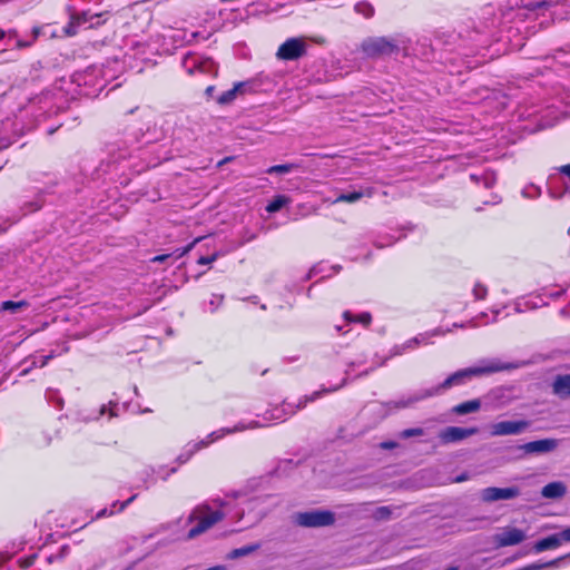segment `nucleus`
I'll use <instances>...</instances> for the list:
<instances>
[{
    "instance_id": "31",
    "label": "nucleus",
    "mask_w": 570,
    "mask_h": 570,
    "mask_svg": "<svg viewBox=\"0 0 570 570\" xmlns=\"http://www.w3.org/2000/svg\"><path fill=\"white\" fill-rule=\"evenodd\" d=\"M286 202L287 199L284 196H278L267 205L266 210L269 213H275L279 210L286 204Z\"/></svg>"
},
{
    "instance_id": "49",
    "label": "nucleus",
    "mask_w": 570,
    "mask_h": 570,
    "mask_svg": "<svg viewBox=\"0 0 570 570\" xmlns=\"http://www.w3.org/2000/svg\"><path fill=\"white\" fill-rule=\"evenodd\" d=\"M230 160V157H227L218 163V166H223L224 164H227Z\"/></svg>"
},
{
    "instance_id": "35",
    "label": "nucleus",
    "mask_w": 570,
    "mask_h": 570,
    "mask_svg": "<svg viewBox=\"0 0 570 570\" xmlns=\"http://www.w3.org/2000/svg\"><path fill=\"white\" fill-rule=\"evenodd\" d=\"M26 544H27V540L20 539L18 541H13L10 547L8 546L6 548V550L14 551V554H16L18 551L22 550Z\"/></svg>"
},
{
    "instance_id": "6",
    "label": "nucleus",
    "mask_w": 570,
    "mask_h": 570,
    "mask_svg": "<svg viewBox=\"0 0 570 570\" xmlns=\"http://www.w3.org/2000/svg\"><path fill=\"white\" fill-rule=\"evenodd\" d=\"M548 191L554 199H560L566 194L570 195V164L560 167L558 174L549 177Z\"/></svg>"
},
{
    "instance_id": "24",
    "label": "nucleus",
    "mask_w": 570,
    "mask_h": 570,
    "mask_svg": "<svg viewBox=\"0 0 570 570\" xmlns=\"http://www.w3.org/2000/svg\"><path fill=\"white\" fill-rule=\"evenodd\" d=\"M343 316L347 323H360L365 327H367L372 322V315L368 312L353 315L351 312L346 311Z\"/></svg>"
},
{
    "instance_id": "5",
    "label": "nucleus",
    "mask_w": 570,
    "mask_h": 570,
    "mask_svg": "<svg viewBox=\"0 0 570 570\" xmlns=\"http://www.w3.org/2000/svg\"><path fill=\"white\" fill-rule=\"evenodd\" d=\"M405 41L396 38L370 37L361 45L362 52L370 58L397 53Z\"/></svg>"
},
{
    "instance_id": "45",
    "label": "nucleus",
    "mask_w": 570,
    "mask_h": 570,
    "mask_svg": "<svg viewBox=\"0 0 570 570\" xmlns=\"http://www.w3.org/2000/svg\"><path fill=\"white\" fill-rule=\"evenodd\" d=\"M170 256H171V254L158 255V256H155L151 261L155 263H163V262L167 261Z\"/></svg>"
},
{
    "instance_id": "53",
    "label": "nucleus",
    "mask_w": 570,
    "mask_h": 570,
    "mask_svg": "<svg viewBox=\"0 0 570 570\" xmlns=\"http://www.w3.org/2000/svg\"><path fill=\"white\" fill-rule=\"evenodd\" d=\"M470 325H471V326H476V325H478V322L473 320V321H471V322H470Z\"/></svg>"
},
{
    "instance_id": "34",
    "label": "nucleus",
    "mask_w": 570,
    "mask_h": 570,
    "mask_svg": "<svg viewBox=\"0 0 570 570\" xmlns=\"http://www.w3.org/2000/svg\"><path fill=\"white\" fill-rule=\"evenodd\" d=\"M200 239H202L200 237L196 238L194 242H191L186 247L175 250L173 253V255H176V258H180V257L185 256L187 253H189V250H191V248L195 246V244H197Z\"/></svg>"
},
{
    "instance_id": "46",
    "label": "nucleus",
    "mask_w": 570,
    "mask_h": 570,
    "mask_svg": "<svg viewBox=\"0 0 570 570\" xmlns=\"http://www.w3.org/2000/svg\"><path fill=\"white\" fill-rule=\"evenodd\" d=\"M465 480H468V476L465 474H460V475H456L455 478L451 479L450 481L451 482H462Z\"/></svg>"
},
{
    "instance_id": "17",
    "label": "nucleus",
    "mask_w": 570,
    "mask_h": 570,
    "mask_svg": "<svg viewBox=\"0 0 570 570\" xmlns=\"http://www.w3.org/2000/svg\"><path fill=\"white\" fill-rule=\"evenodd\" d=\"M552 390L556 395L561 399L570 396V374L558 375L552 384Z\"/></svg>"
},
{
    "instance_id": "44",
    "label": "nucleus",
    "mask_w": 570,
    "mask_h": 570,
    "mask_svg": "<svg viewBox=\"0 0 570 570\" xmlns=\"http://www.w3.org/2000/svg\"><path fill=\"white\" fill-rule=\"evenodd\" d=\"M560 537V541H570V528L564 529L560 533H558Z\"/></svg>"
},
{
    "instance_id": "47",
    "label": "nucleus",
    "mask_w": 570,
    "mask_h": 570,
    "mask_svg": "<svg viewBox=\"0 0 570 570\" xmlns=\"http://www.w3.org/2000/svg\"><path fill=\"white\" fill-rule=\"evenodd\" d=\"M214 91H215V88L213 86H209V87L206 88L205 94H206L207 97H212Z\"/></svg>"
},
{
    "instance_id": "38",
    "label": "nucleus",
    "mask_w": 570,
    "mask_h": 570,
    "mask_svg": "<svg viewBox=\"0 0 570 570\" xmlns=\"http://www.w3.org/2000/svg\"><path fill=\"white\" fill-rule=\"evenodd\" d=\"M390 513H391V511L387 507H381V508L376 509L375 518L376 519H387Z\"/></svg>"
},
{
    "instance_id": "39",
    "label": "nucleus",
    "mask_w": 570,
    "mask_h": 570,
    "mask_svg": "<svg viewBox=\"0 0 570 570\" xmlns=\"http://www.w3.org/2000/svg\"><path fill=\"white\" fill-rule=\"evenodd\" d=\"M219 254L218 253H214L213 255L210 256H202L199 259H198V264L199 265H205V264H210L213 262H215L217 258H218Z\"/></svg>"
},
{
    "instance_id": "40",
    "label": "nucleus",
    "mask_w": 570,
    "mask_h": 570,
    "mask_svg": "<svg viewBox=\"0 0 570 570\" xmlns=\"http://www.w3.org/2000/svg\"><path fill=\"white\" fill-rule=\"evenodd\" d=\"M567 291V288H561V291H558V292H547L544 288L542 289V296H548L550 298H558L560 297L564 292Z\"/></svg>"
},
{
    "instance_id": "48",
    "label": "nucleus",
    "mask_w": 570,
    "mask_h": 570,
    "mask_svg": "<svg viewBox=\"0 0 570 570\" xmlns=\"http://www.w3.org/2000/svg\"><path fill=\"white\" fill-rule=\"evenodd\" d=\"M491 312L493 314L492 322H494L497 320V316L499 315L500 311L498 308H493Z\"/></svg>"
},
{
    "instance_id": "25",
    "label": "nucleus",
    "mask_w": 570,
    "mask_h": 570,
    "mask_svg": "<svg viewBox=\"0 0 570 570\" xmlns=\"http://www.w3.org/2000/svg\"><path fill=\"white\" fill-rule=\"evenodd\" d=\"M417 340H414L413 337L405 341L402 344L394 345L391 350V356H399L406 352L413 351L417 348Z\"/></svg>"
},
{
    "instance_id": "13",
    "label": "nucleus",
    "mask_w": 570,
    "mask_h": 570,
    "mask_svg": "<svg viewBox=\"0 0 570 570\" xmlns=\"http://www.w3.org/2000/svg\"><path fill=\"white\" fill-rule=\"evenodd\" d=\"M520 494V490L517 487L509 488H485L481 492V498L485 502H494L499 500H510L517 498Z\"/></svg>"
},
{
    "instance_id": "52",
    "label": "nucleus",
    "mask_w": 570,
    "mask_h": 570,
    "mask_svg": "<svg viewBox=\"0 0 570 570\" xmlns=\"http://www.w3.org/2000/svg\"><path fill=\"white\" fill-rule=\"evenodd\" d=\"M334 273H337L340 271V266H332Z\"/></svg>"
},
{
    "instance_id": "50",
    "label": "nucleus",
    "mask_w": 570,
    "mask_h": 570,
    "mask_svg": "<svg viewBox=\"0 0 570 570\" xmlns=\"http://www.w3.org/2000/svg\"><path fill=\"white\" fill-rule=\"evenodd\" d=\"M392 244H393V242H390V243H386V244H383V243H376V246H377V247H380V248H382V247H384V246H389V245H392Z\"/></svg>"
},
{
    "instance_id": "1",
    "label": "nucleus",
    "mask_w": 570,
    "mask_h": 570,
    "mask_svg": "<svg viewBox=\"0 0 570 570\" xmlns=\"http://www.w3.org/2000/svg\"><path fill=\"white\" fill-rule=\"evenodd\" d=\"M268 495L247 497L242 492H234L226 495L225 502H220V507L228 509L229 519L235 522L245 520L244 528L252 527L259 522L269 511V507L265 503Z\"/></svg>"
},
{
    "instance_id": "42",
    "label": "nucleus",
    "mask_w": 570,
    "mask_h": 570,
    "mask_svg": "<svg viewBox=\"0 0 570 570\" xmlns=\"http://www.w3.org/2000/svg\"><path fill=\"white\" fill-rule=\"evenodd\" d=\"M13 556H14V551H9V550L0 551V566L3 562L10 560Z\"/></svg>"
},
{
    "instance_id": "27",
    "label": "nucleus",
    "mask_w": 570,
    "mask_h": 570,
    "mask_svg": "<svg viewBox=\"0 0 570 570\" xmlns=\"http://www.w3.org/2000/svg\"><path fill=\"white\" fill-rule=\"evenodd\" d=\"M354 9L358 14H362L364 18H371L374 14V7L366 1L357 2L354 6Z\"/></svg>"
},
{
    "instance_id": "29",
    "label": "nucleus",
    "mask_w": 570,
    "mask_h": 570,
    "mask_svg": "<svg viewBox=\"0 0 570 570\" xmlns=\"http://www.w3.org/2000/svg\"><path fill=\"white\" fill-rule=\"evenodd\" d=\"M27 306H28V303L26 301H20V302L7 301V302L2 303L1 308L3 311H10L11 313H18Z\"/></svg>"
},
{
    "instance_id": "9",
    "label": "nucleus",
    "mask_w": 570,
    "mask_h": 570,
    "mask_svg": "<svg viewBox=\"0 0 570 570\" xmlns=\"http://www.w3.org/2000/svg\"><path fill=\"white\" fill-rule=\"evenodd\" d=\"M431 392L426 389H421L412 392L407 395H403L397 400H393L386 403V407L391 411H399L413 406L414 404L424 400L431 399Z\"/></svg>"
},
{
    "instance_id": "26",
    "label": "nucleus",
    "mask_w": 570,
    "mask_h": 570,
    "mask_svg": "<svg viewBox=\"0 0 570 570\" xmlns=\"http://www.w3.org/2000/svg\"><path fill=\"white\" fill-rule=\"evenodd\" d=\"M426 435V431L422 428H410L402 430L397 433V439L406 440L412 438H423Z\"/></svg>"
},
{
    "instance_id": "51",
    "label": "nucleus",
    "mask_w": 570,
    "mask_h": 570,
    "mask_svg": "<svg viewBox=\"0 0 570 570\" xmlns=\"http://www.w3.org/2000/svg\"><path fill=\"white\" fill-rule=\"evenodd\" d=\"M55 559H56V557L50 556V557H48V562H49V563H52Z\"/></svg>"
},
{
    "instance_id": "43",
    "label": "nucleus",
    "mask_w": 570,
    "mask_h": 570,
    "mask_svg": "<svg viewBox=\"0 0 570 570\" xmlns=\"http://www.w3.org/2000/svg\"><path fill=\"white\" fill-rule=\"evenodd\" d=\"M63 32L66 36H73L76 35V23L71 21L65 29Z\"/></svg>"
},
{
    "instance_id": "16",
    "label": "nucleus",
    "mask_w": 570,
    "mask_h": 570,
    "mask_svg": "<svg viewBox=\"0 0 570 570\" xmlns=\"http://www.w3.org/2000/svg\"><path fill=\"white\" fill-rule=\"evenodd\" d=\"M557 441L553 439H543L525 443L522 449L527 453H547L554 450Z\"/></svg>"
},
{
    "instance_id": "20",
    "label": "nucleus",
    "mask_w": 570,
    "mask_h": 570,
    "mask_svg": "<svg viewBox=\"0 0 570 570\" xmlns=\"http://www.w3.org/2000/svg\"><path fill=\"white\" fill-rule=\"evenodd\" d=\"M566 493V487L562 482H551L543 487L541 494L547 499H559Z\"/></svg>"
},
{
    "instance_id": "14",
    "label": "nucleus",
    "mask_w": 570,
    "mask_h": 570,
    "mask_svg": "<svg viewBox=\"0 0 570 570\" xmlns=\"http://www.w3.org/2000/svg\"><path fill=\"white\" fill-rule=\"evenodd\" d=\"M292 520L299 527L318 528L321 527V510L295 513Z\"/></svg>"
},
{
    "instance_id": "3",
    "label": "nucleus",
    "mask_w": 570,
    "mask_h": 570,
    "mask_svg": "<svg viewBox=\"0 0 570 570\" xmlns=\"http://www.w3.org/2000/svg\"><path fill=\"white\" fill-rule=\"evenodd\" d=\"M220 502H225V499L214 500L213 503L215 507L204 503L193 510L189 515V521L196 522V524L189 529L187 533L188 539H194L204 533L214 524L219 522L224 517L229 518L228 509L222 508Z\"/></svg>"
},
{
    "instance_id": "36",
    "label": "nucleus",
    "mask_w": 570,
    "mask_h": 570,
    "mask_svg": "<svg viewBox=\"0 0 570 570\" xmlns=\"http://www.w3.org/2000/svg\"><path fill=\"white\" fill-rule=\"evenodd\" d=\"M36 559H37V554L33 553V554H31L29 557L20 559L19 560V564H20L21 568L28 569V568H30L35 563Z\"/></svg>"
},
{
    "instance_id": "54",
    "label": "nucleus",
    "mask_w": 570,
    "mask_h": 570,
    "mask_svg": "<svg viewBox=\"0 0 570 570\" xmlns=\"http://www.w3.org/2000/svg\"><path fill=\"white\" fill-rule=\"evenodd\" d=\"M23 46H26V43L19 42V47H23Z\"/></svg>"
},
{
    "instance_id": "32",
    "label": "nucleus",
    "mask_w": 570,
    "mask_h": 570,
    "mask_svg": "<svg viewBox=\"0 0 570 570\" xmlns=\"http://www.w3.org/2000/svg\"><path fill=\"white\" fill-rule=\"evenodd\" d=\"M295 168L294 164L276 165L267 169L268 174H287Z\"/></svg>"
},
{
    "instance_id": "28",
    "label": "nucleus",
    "mask_w": 570,
    "mask_h": 570,
    "mask_svg": "<svg viewBox=\"0 0 570 570\" xmlns=\"http://www.w3.org/2000/svg\"><path fill=\"white\" fill-rule=\"evenodd\" d=\"M258 548H259V544H249V546L234 549L233 551H230L229 558L236 559V558L247 556V554L254 552L255 550H257Z\"/></svg>"
},
{
    "instance_id": "23",
    "label": "nucleus",
    "mask_w": 570,
    "mask_h": 570,
    "mask_svg": "<svg viewBox=\"0 0 570 570\" xmlns=\"http://www.w3.org/2000/svg\"><path fill=\"white\" fill-rule=\"evenodd\" d=\"M244 87L245 83L243 82L236 83L232 89L225 91L218 97V104L226 105L232 102L239 94H243Z\"/></svg>"
},
{
    "instance_id": "10",
    "label": "nucleus",
    "mask_w": 570,
    "mask_h": 570,
    "mask_svg": "<svg viewBox=\"0 0 570 570\" xmlns=\"http://www.w3.org/2000/svg\"><path fill=\"white\" fill-rule=\"evenodd\" d=\"M529 423L527 421H501L489 426L491 436L518 435L522 433Z\"/></svg>"
},
{
    "instance_id": "8",
    "label": "nucleus",
    "mask_w": 570,
    "mask_h": 570,
    "mask_svg": "<svg viewBox=\"0 0 570 570\" xmlns=\"http://www.w3.org/2000/svg\"><path fill=\"white\" fill-rule=\"evenodd\" d=\"M306 53V42L299 38H291L282 43L276 52L281 60H295Z\"/></svg>"
},
{
    "instance_id": "41",
    "label": "nucleus",
    "mask_w": 570,
    "mask_h": 570,
    "mask_svg": "<svg viewBox=\"0 0 570 570\" xmlns=\"http://www.w3.org/2000/svg\"><path fill=\"white\" fill-rule=\"evenodd\" d=\"M334 522V514L330 511L323 510V527L330 525Z\"/></svg>"
},
{
    "instance_id": "19",
    "label": "nucleus",
    "mask_w": 570,
    "mask_h": 570,
    "mask_svg": "<svg viewBox=\"0 0 570 570\" xmlns=\"http://www.w3.org/2000/svg\"><path fill=\"white\" fill-rule=\"evenodd\" d=\"M481 409V401L478 399L460 403L451 409V413L455 415H465L475 413Z\"/></svg>"
},
{
    "instance_id": "4",
    "label": "nucleus",
    "mask_w": 570,
    "mask_h": 570,
    "mask_svg": "<svg viewBox=\"0 0 570 570\" xmlns=\"http://www.w3.org/2000/svg\"><path fill=\"white\" fill-rule=\"evenodd\" d=\"M136 499V495H131L129 499H127L124 502L115 501L111 504V508H104L99 510L95 517L90 518V522L96 519H101L106 517H111L116 512L122 511L129 503H131ZM68 511H65L59 518L56 515L55 512L50 511L48 512L42 520V523L40 527L47 525L49 530L56 529H65V530H78L83 528L86 524L89 523V521H86L83 523H79L75 520H71L68 522ZM40 531H43L42 528H40Z\"/></svg>"
},
{
    "instance_id": "2",
    "label": "nucleus",
    "mask_w": 570,
    "mask_h": 570,
    "mask_svg": "<svg viewBox=\"0 0 570 570\" xmlns=\"http://www.w3.org/2000/svg\"><path fill=\"white\" fill-rule=\"evenodd\" d=\"M511 367L512 365L509 363H504L497 358L481 360L476 365L459 370L449 375L442 383L428 387V390L431 392V396L434 397L443 394L446 390L453 386L464 384L468 380L474 376L489 375Z\"/></svg>"
},
{
    "instance_id": "12",
    "label": "nucleus",
    "mask_w": 570,
    "mask_h": 570,
    "mask_svg": "<svg viewBox=\"0 0 570 570\" xmlns=\"http://www.w3.org/2000/svg\"><path fill=\"white\" fill-rule=\"evenodd\" d=\"M525 532L523 530L507 527L503 528L494 535V542L498 547H509L521 543L525 539Z\"/></svg>"
},
{
    "instance_id": "30",
    "label": "nucleus",
    "mask_w": 570,
    "mask_h": 570,
    "mask_svg": "<svg viewBox=\"0 0 570 570\" xmlns=\"http://www.w3.org/2000/svg\"><path fill=\"white\" fill-rule=\"evenodd\" d=\"M541 195L540 187L530 184L522 189V196L528 199H535Z\"/></svg>"
},
{
    "instance_id": "11",
    "label": "nucleus",
    "mask_w": 570,
    "mask_h": 570,
    "mask_svg": "<svg viewBox=\"0 0 570 570\" xmlns=\"http://www.w3.org/2000/svg\"><path fill=\"white\" fill-rule=\"evenodd\" d=\"M479 433V429L475 426L472 428H461V426H448L443 429L439 438L443 443H453L470 438Z\"/></svg>"
},
{
    "instance_id": "22",
    "label": "nucleus",
    "mask_w": 570,
    "mask_h": 570,
    "mask_svg": "<svg viewBox=\"0 0 570 570\" xmlns=\"http://www.w3.org/2000/svg\"><path fill=\"white\" fill-rule=\"evenodd\" d=\"M561 544L560 537L558 533L543 538L535 542V552H542L549 549L557 548Z\"/></svg>"
},
{
    "instance_id": "15",
    "label": "nucleus",
    "mask_w": 570,
    "mask_h": 570,
    "mask_svg": "<svg viewBox=\"0 0 570 570\" xmlns=\"http://www.w3.org/2000/svg\"><path fill=\"white\" fill-rule=\"evenodd\" d=\"M546 305H548V302L540 293L538 295L519 298L514 303V309L517 313H524L527 311L535 309Z\"/></svg>"
},
{
    "instance_id": "7",
    "label": "nucleus",
    "mask_w": 570,
    "mask_h": 570,
    "mask_svg": "<svg viewBox=\"0 0 570 570\" xmlns=\"http://www.w3.org/2000/svg\"><path fill=\"white\" fill-rule=\"evenodd\" d=\"M177 469L175 466L169 468V465H145L141 471L142 479L141 484L138 487L149 488L156 484L159 480L166 481L171 474L176 473Z\"/></svg>"
},
{
    "instance_id": "37",
    "label": "nucleus",
    "mask_w": 570,
    "mask_h": 570,
    "mask_svg": "<svg viewBox=\"0 0 570 570\" xmlns=\"http://www.w3.org/2000/svg\"><path fill=\"white\" fill-rule=\"evenodd\" d=\"M379 448L382 450H394L400 448V443L394 440L383 441L379 444Z\"/></svg>"
},
{
    "instance_id": "55",
    "label": "nucleus",
    "mask_w": 570,
    "mask_h": 570,
    "mask_svg": "<svg viewBox=\"0 0 570 570\" xmlns=\"http://www.w3.org/2000/svg\"><path fill=\"white\" fill-rule=\"evenodd\" d=\"M66 550H67V548H66V547H62V548H61V552H65Z\"/></svg>"
},
{
    "instance_id": "33",
    "label": "nucleus",
    "mask_w": 570,
    "mask_h": 570,
    "mask_svg": "<svg viewBox=\"0 0 570 570\" xmlns=\"http://www.w3.org/2000/svg\"><path fill=\"white\" fill-rule=\"evenodd\" d=\"M473 296L476 301L484 299L488 295V288L482 283H475L472 289Z\"/></svg>"
},
{
    "instance_id": "18",
    "label": "nucleus",
    "mask_w": 570,
    "mask_h": 570,
    "mask_svg": "<svg viewBox=\"0 0 570 570\" xmlns=\"http://www.w3.org/2000/svg\"><path fill=\"white\" fill-rule=\"evenodd\" d=\"M373 195L372 188H366L364 190H354L351 193H342L340 194L332 203L345 202V203H355L363 197H371Z\"/></svg>"
},
{
    "instance_id": "21",
    "label": "nucleus",
    "mask_w": 570,
    "mask_h": 570,
    "mask_svg": "<svg viewBox=\"0 0 570 570\" xmlns=\"http://www.w3.org/2000/svg\"><path fill=\"white\" fill-rule=\"evenodd\" d=\"M449 332V330H443L441 327L434 328L432 331H428L424 333H420L414 336V340H417V346L432 344V338L436 336H443Z\"/></svg>"
}]
</instances>
